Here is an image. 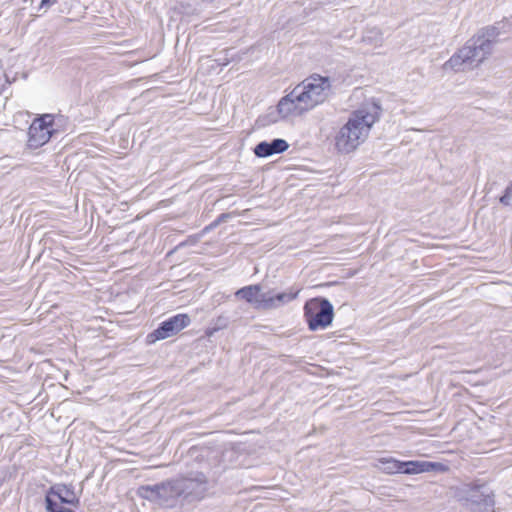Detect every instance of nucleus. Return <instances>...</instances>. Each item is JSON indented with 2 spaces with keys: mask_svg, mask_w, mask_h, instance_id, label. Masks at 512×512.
Wrapping results in <instances>:
<instances>
[{
  "mask_svg": "<svg viewBox=\"0 0 512 512\" xmlns=\"http://www.w3.org/2000/svg\"><path fill=\"white\" fill-rule=\"evenodd\" d=\"M381 106L378 102H365L349 114L347 122L335 136V147L340 153H350L368 138L373 125L379 120Z\"/></svg>",
  "mask_w": 512,
  "mask_h": 512,
  "instance_id": "nucleus-1",
  "label": "nucleus"
},
{
  "mask_svg": "<svg viewBox=\"0 0 512 512\" xmlns=\"http://www.w3.org/2000/svg\"><path fill=\"white\" fill-rule=\"evenodd\" d=\"M498 36L495 26L482 29L445 62L444 68L460 71L477 67L492 53Z\"/></svg>",
  "mask_w": 512,
  "mask_h": 512,
  "instance_id": "nucleus-2",
  "label": "nucleus"
},
{
  "mask_svg": "<svg viewBox=\"0 0 512 512\" xmlns=\"http://www.w3.org/2000/svg\"><path fill=\"white\" fill-rule=\"evenodd\" d=\"M300 102L307 111L323 104L332 95V84L329 77L313 74L295 86Z\"/></svg>",
  "mask_w": 512,
  "mask_h": 512,
  "instance_id": "nucleus-3",
  "label": "nucleus"
},
{
  "mask_svg": "<svg viewBox=\"0 0 512 512\" xmlns=\"http://www.w3.org/2000/svg\"><path fill=\"white\" fill-rule=\"evenodd\" d=\"M455 498L478 512H492L495 505L494 494L484 484L465 483L456 487Z\"/></svg>",
  "mask_w": 512,
  "mask_h": 512,
  "instance_id": "nucleus-4",
  "label": "nucleus"
},
{
  "mask_svg": "<svg viewBox=\"0 0 512 512\" xmlns=\"http://www.w3.org/2000/svg\"><path fill=\"white\" fill-rule=\"evenodd\" d=\"M304 318L310 331L326 329L334 319V308L324 297L311 298L304 304Z\"/></svg>",
  "mask_w": 512,
  "mask_h": 512,
  "instance_id": "nucleus-5",
  "label": "nucleus"
},
{
  "mask_svg": "<svg viewBox=\"0 0 512 512\" xmlns=\"http://www.w3.org/2000/svg\"><path fill=\"white\" fill-rule=\"evenodd\" d=\"M46 510L48 512H74L61 504L79 507L80 498L76 495L73 486L56 484L50 487L45 496Z\"/></svg>",
  "mask_w": 512,
  "mask_h": 512,
  "instance_id": "nucleus-6",
  "label": "nucleus"
},
{
  "mask_svg": "<svg viewBox=\"0 0 512 512\" xmlns=\"http://www.w3.org/2000/svg\"><path fill=\"white\" fill-rule=\"evenodd\" d=\"M57 131L55 128V116L43 114L33 120L28 130L29 148L37 149L46 144Z\"/></svg>",
  "mask_w": 512,
  "mask_h": 512,
  "instance_id": "nucleus-7",
  "label": "nucleus"
},
{
  "mask_svg": "<svg viewBox=\"0 0 512 512\" xmlns=\"http://www.w3.org/2000/svg\"><path fill=\"white\" fill-rule=\"evenodd\" d=\"M191 320L187 314H176L159 324V326L147 335L149 343L164 340L179 333L190 324Z\"/></svg>",
  "mask_w": 512,
  "mask_h": 512,
  "instance_id": "nucleus-8",
  "label": "nucleus"
},
{
  "mask_svg": "<svg viewBox=\"0 0 512 512\" xmlns=\"http://www.w3.org/2000/svg\"><path fill=\"white\" fill-rule=\"evenodd\" d=\"M178 483L183 490L182 499L189 502L200 500L207 490V480L203 473H195L191 477H179Z\"/></svg>",
  "mask_w": 512,
  "mask_h": 512,
  "instance_id": "nucleus-9",
  "label": "nucleus"
},
{
  "mask_svg": "<svg viewBox=\"0 0 512 512\" xmlns=\"http://www.w3.org/2000/svg\"><path fill=\"white\" fill-rule=\"evenodd\" d=\"M277 107L280 116L284 119L301 116L308 112L304 104L300 102V97L295 87L279 100Z\"/></svg>",
  "mask_w": 512,
  "mask_h": 512,
  "instance_id": "nucleus-10",
  "label": "nucleus"
},
{
  "mask_svg": "<svg viewBox=\"0 0 512 512\" xmlns=\"http://www.w3.org/2000/svg\"><path fill=\"white\" fill-rule=\"evenodd\" d=\"M160 505L174 507L182 499L183 490L180 489L178 479L160 483Z\"/></svg>",
  "mask_w": 512,
  "mask_h": 512,
  "instance_id": "nucleus-11",
  "label": "nucleus"
},
{
  "mask_svg": "<svg viewBox=\"0 0 512 512\" xmlns=\"http://www.w3.org/2000/svg\"><path fill=\"white\" fill-rule=\"evenodd\" d=\"M402 474H420L430 471H445L447 468L444 464L430 461H401L400 466Z\"/></svg>",
  "mask_w": 512,
  "mask_h": 512,
  "instance_id": "nucleus-12",
  "label": "nucleus"
},
{
  "mask_svg": "<svg viewBox=\"0 0 512 512\" xmlns=\"http://www.w3.org/2000/svg\"><path fill=\"white\" fill-rule=\"evenodd\" d=\"M289 148L286 140L275 138L270 142L261 141L254 148V154L259 158H267L274 154H281Z\"/></svg>",
  "mask_w": 512,
  "mask_h": 512,
  "instance_id": "nucleus-13",
  "label": "nucleus"
},
{
  "mask_svg": "<svg viewBox=\"0 0 512 512\" xmlns=\"http://www.w3.org/2000/svg\"><path fill=\"white\" fill-rule=\"evenodd\" d=\"M300 289L299 288H290L286 292H280L275 295H269L266 293L265 301H263L261 307H263V310H270V309H276L281 307L284 304H287L294 299H296L299 295Z\"/></svg>",
  "mask_w": 512,
  "mask_h": 512,
  "instance_id": "nucleus-14",
  "label": "nucleus"
},
{
  "mask_svg": "<svg viewBox=\"0 0 512 512\" xmlns=\"http://www.w3.org/2000/svg\"><path fill=\"white\" fill-rule=\"evenodd\" d=\"M235 295L253 305L254 308L263 309L260 305L265 301L266 293H261V286L259 284L242 287L236 291Z\"/></svg>",
  "mask_w": 512,
  "mask_h": 512,
  "instance_id": "nucleus-15",
  "label": "nucleus"
},
{
  "mask_svg": "<svg viewBox=\"0 0 512 512\" xmlns=\"http://www.w3.org/2000/svg\"><path fill=\"white\" fill-rule=\"evenodd\" d=\"M160 484L141 486L138 490L140 497L160 505Z\"/></svg>",
  "mask_w": 512,
  "mask_h": 512,
  "instance_id": "nucleus-16",
  "label": "nucleus"
},
{
  "mask_svg": "<svg viewBox=\"0 0 512 512\" xmlns=\"http://www.w3.org/2000/svg\"><path fill=\"white\" fill-rule=\"evenodd\" d=\"M379 468L387 473V474H393V473H400L401 469V461L393 459V458H382L379 460Z\"/></svg>",
  "mask_w": 512,
  "mask_h": 512,
  "instance_id": "nucleus-17",
  "label": "nucleus"
},
{
  "mask_svg": "<svg viewBox=\"0 0 512 512\" xmlns=\"http://www.w3.org/2000/svg\"><path fill=\"white\" fill-rule=\"evenodd\" d=\"M363 40L365 42H368L370 44L378 46L382 43L383 35H382V32L380 31V29L372 28V29L366 30V32L363 36Z\"/></svg>",
  "mask_w": 512,
  "mask_h": 512,
  "instance_id": "nucleus-18",
  "label": "nucleus"
},
{
  "mask_svg": "<svg viewBox=\"0 0 512 512\" xmlns=\"http://www.w3.org/2000/svg\"><path fill=\"white\" fill-rule=\"evenodd\" d=\"M280 120H285L282 118L278 112V107L275 109H271L266 115L260 118V121L263 125H269L279 122Z\"/></svg>",
  "mask_w": 512,
  "mask_h": 512,
  "instance_id": "nucleus-19",
  "label": "nucleus"
},
{
  "mask_svg": "<svg viewBox=\"0 0 512 512\" xmlns=\"http://www.w3.org/2000/svg\"><path fill=\"white\" fill-rule=\"evenodd\" d=\"M511 196H512V183H510L506 187L504 194L499 199L500 203L503 204L504 206H509L511 204V202H510Z\"/></svg>",
  "mask_w": 512,
  "mask_h": 512,
  "instance_id": "nucleus-20",
  "label": "nucleus"
},
{
  "mask_svg": "<svg viewBox=\"0 0 512 512\" xmlns=\"http://www.w3.org/2000/svg\"><path fill=\"white\" fill-rule=\"evenodd\" d=\"M58 0H41L38 10L48 11Z\"/></svg>",
  "mask_w": 512,
  "mask_h": 512,
  "instance_id": "nucleus-21",
  "label": "nucleus"
},
{
  "mask_svg": "<svg viewBox=\"0 0 512 512\" xmlns=\"http://www.w3.org/2000/svg\"><path fill=\"white\" fill-rule=\"evenodd\" d=\"M4 480H5V473L3 471H0V486L2 485Z\"/></svg>",
  "mask_w": 512,
  "mask_h": 512,
  "instance_id": "nucleus-22",
  "label": "nucleus"
},
{
  "mask_svg": "<svg viewBox=\"0 0 512 512\" xmlns=\"http://www.w3.org/2000/svg\"><path fill=\"white\" fill-rule=\"evenodd\" d=\"M215 0H201V2L203 3H208V4H211L213 3Z\"/></svg>",
  "mask_w": 512,
  "mask_h": 512,
  "instance_id": "nucleus-23",
  "label": "nucleus"
}]
</instances>
